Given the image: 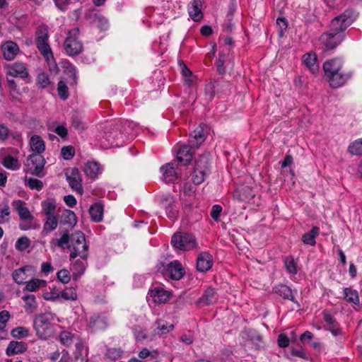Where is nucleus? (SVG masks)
I'll use <instances>...</instances> for the list:
<instances>
[{"label":"nucleus","instance_id":"nucleus-60","mask_svg":"<svg viewBox=\"0 0 362 362\" xmlns=\"http://www.w3.org/2000/svg\"><path fill=\"white\" fill-rule=\"evenodd\" d=\"M222 212V207L218 204H215L212 206L211 210V217L215 221H218L219 220L220 215Z\"/></svg>","mask_w":362,"mask_h":362},{"label":"nucleus","instance_id":"nucleus-23","mask_svg":"<svg viewBox=\"0 0 362 362\" xmlns=\"http://www.w3.org/2000/svg\"><path fill=\"white\" fill-rule=\"evenodd\" d=\"M36 45L42 55L49 60L53 57V54L48 43L49 37H35Z\"/></svg>","mask_w":362,"mask_h":362},{"label":"nucleus","instance_id":"nucleus-5","mask_svg":"<svg viewBox=\"0 0 362 362\" xmlns=\"http://www.w3.org/2000/svg\"><path fill=\"white\" fill-rule=\"evenodd\" d=\"M211 156L209 153L201 156L196 161L192 180L194 185L202 183L210 173Z\"/></svg>","mask_w":362,"mask_h":362},{"label":"nucleus","instance_id":"nucleus-55","mask_svg":"<svg viewBox=\"0 0 362 362\" xmlns=\"http://www.w3.org/2000/svg\"><path fill=\"white\" fill-rule=\"evenodd\" d=\"M37 83L42 88H46L49 83L48 76L45 73L39 74L37 78Z\"/></svg>","mask_w":362,"mask_h":362},{"label":"nucleus","instance_id":"nucleus-36","mask_svg":"<svg viewBox=\"0 0 362 362\" xmlns=\"http://www.w3.org/2000/svg\"><path fill=\"white\" fill-rule=\"evenodd\" d=\"M62 223L72 228L77 223V217L75 213L71 210H65L62 215Z\"/></svg>","mask_w":362,"mask_h":362},{"label":"nucleus","instance_id":"nucleus-46","mask_svg":"<svg viewBox=\"0 0 362 362\" xmlns=\"http://www.w3.org/2000/svg\"><path fill=\"white\" fill-rule=\"evenodd\" d=\"M57 92L59 98L63 100H66L69 96L68 87L63 81H60L58 83Z\"/></svg>","mask_w":362,"mask_h":362},{"label":"nucleus","instance_id":"nucleus-7","mask_svg":"<svg viewBox=\"0 0 362 362\" xmlns=\"http://www.w3.org/2000/svg\"><path fill=\"white\" fill-rule=\"evenodd\" d=\"M45 160L41 154H31L28 157L25 171L42 177L45 175L44 166Z\"/></svg>","mask_w":362,"mask_h":362},{"label":"nucleus","instance_id":"nucleus-32","mask_svg":"<svg viewBox=\"0 0 362 362\" xmlns=\"http://www.w3.org/2000/svg\"><path fill=\"white\" fill-rule=\"evenodd\" d=\"M89 214L91 219L96 223L100 222L103 216V206L100 203L93 204L90 209Z\"/></svg>","mask_w":362,"mask_h":362},{"label":"nucleus","instance_id":"nucleus-50","mask_svg":"<svg viewBox=\"0 0 362 362\" xmlns=\"http://www.w3.org/2000/svg\"><path fill=\"white\" fill-rule=\"evenodd\" d=\"M11 210L8 205L6 204L0 209V224L5 223L9 221Z\"/></svg>","mask_w":362,"mask_h":362},{"label":"nucleus","instance_id":"nucleus-14","mask_svg":"<svg viewBox=\"0 0 362 362\" xmlns=\"http://www.w3.org/2000/svg\"><path fill=\"white\" fill-rule=\"evenodd\" d=\"M161 173V180L166 183L173 182L179 175V173L175 168V164L173 163H165L160 168Z\"/></svg>","mask_w":362,"mask_h":362},{"label":"nucleus","instance_id":"nucleus-64","mask_svg":"<svg viewBox=\"0 0 362 362\" xmlns=\"http://www.w3.org/2000/svg\"><path fill=\"white\" fill-rule=\"evenodd\" d=\"M277 343L279 347L286 348L289 344V339L285 334H280L278 336Z\"/></svg>","mask_w":362,"mask_h":362},{"label":"nucleus","instance_id":"nucleus-30","mask_svg":"<svg viewBox=\"0 0 362 362\" xmlns=\"http://www.w3.org/2000/svg\"><path fill=\"white\" fill-rule=\"evenodd\" d=\"M23 291L36 292L40 288L47 286V281L39 279H31L25 284Z\"/></svg>","mask_w":362,"mask_h":362},{"label":"nucleus","instance_id":"nucleus-11","mask_svg":"<svg viewBox=\"0 0 362 362\" xmlns=\"http://www.w3.org/2000/svg\"><path fill=\"white\" fill-rule=\"evenodd\" d=\"M66 180L70 187L79 194H82L83 189L82 187V178L78 168H72L66 173Z\"/></svg>","mask_w":362,"mask_h":362},{"label":"nucleus","instance_id":"nucleus-18","mask_svg":"<svg viewBox=\"0 0 362 362\" xmlns=\"http://www.w3.org/2000/svg\"><path fill=\"white\" fill-rule=\"evenodd\" d=\"M149 296L156 303H165L170 299V293L160 286L153 288L149 291Z\"/></svg>","mask_w":362,"mask_h":362},{"label":"nucleus","instance_id":"nucleus-39","mask_svg":"<svg viewBox=\"0 0 362 362\" xmlns=\"http://www.w3.org/2000/svg\"><path fill=\"white\" fill-rule=\"evenodd\" d=\"M284 267L286 272L291 275L298 273L297 262L293 256H286L284 258Z\"/></svg>","mask_w":362,"mask_h":362},{"label":"nucleus","instance_id":"nucleus-57","mask_svg":"<svg viewBox=\"0 0 362 362\" xmlns=\"http://www.w3.org/2000/svg\"><path fill=\"white\" fill-rule=\"evenodd\" d=\"M10 319V313L8 310L0 312V331H4L6 324Z\"/></svg>","mask_w":362,"mask_h":362},{"label":"nucleus","instance_id":"nucleus-22","mask_svg":"<svg viewBox=\"0 0 362 362\" xmlns=\"http://www.w3.org/2000/svg\"><path fill=\"white\" fill-rule=\"evenodd\" d=\"M224 52L219 54L217 61V71L219 74H223L226 73V67L231 65V59L230 56V47H225Z\"/></svg>","mask_w":362,"mask_h":362},{"label":"nucleus","instance_id":"nucleus-2","mask_svg":"<svg viewBox=\"0 0 362 362\" xmlns=\"http://www.w3.org/2000/svg\"><path fill=\"white\" fill-rule=\"evenodd\" d=\"M54 315L51 313H45L37 316L34 320V329L36 335L40 339H47L54 334L52 321Z\"/></svg>","mask_w":362,"mask_h":362},{"label":"nucleus","instance_id":"nucleus-47","mask_svg":"<svg viewBox=\"0 0 362 362\" xmlns=\"http://www.w3.org/2000/svg\"><path fill=\"white\" fill-rule=\"evenodd\" d=\"M63 298L69 300H75L77 298L76 291L73 287L66 288L61 293Z\"/></svg>","mask_w":362,"mask_h":362},{"label":"nucleus","instance_id":"nucleus-45","mask_svg":"<svg viewBox=\"0 0 362 362\" xmlns=\"http://www.w3.org/2000/svg\"><path fill=\"white\" fill-rule=\"evenodd\" d=\"M157 329H159L160 334H167L172 331L174 325L171 323L164 321L163 320H158L156 321Z\"/></svg>","mask_w":362,"mask_h":362},{"label":"nucleus","instance_id":"nucleus-8","mask_svg":"<svg viewBox=\"0 0 362 362\" xmlns=\"http://www.w3.org/2000/svg\"><path fill=\"white\" fill-rule=\"evenodd\" d=\"M352 23L351 13L349 11H344L341 15L335 17L330 23V31L338 34H341Z\"/></svg>","mask_w":362,"mask_h":362},{"label":"nucleus","instance_id":"nucleus-63","mask_svg":"<svg viewBox=\"0 0 362 362\" xmlns=\"http://www.w3.org/2000/svg\"><path fill=\"white\" fill-rule=\"evenodd\" d=\"M323 319L325 322L329 326L337 322L335 318L331 315L330 312L327 310H325L322 312Z\"/></svg>","mask_w":362,"mask_h":362},{"label":"nucleus","instance_id":"nucleus-12","mask_svg":"<svg viewBox=\"0 0 362 362\" xmlns=\"http://www.w3.org/2000/svg\"><path fill=\"white\" fill-rule=\"evenodd\" d=\"M35 267L32 265H25L17 269L12 273L13 280L18 285L25 284L29 276L35 275Z\"/></svg>","mask_w":362,"mask_h":362},{"label":"nucleus","instance_id":"nucleus-61","mask_svg":"<svg viewBox=\"0 0 362 362\" xmlns=\"http://www.w3.org/2000/svg\"><path fill=\"white\" fill-rule=\"evenodd\" d=\"M245 187H238L234 192L233 197L238 200H245L247 198V194L245 192Z\"/></svg>","mask_w":362,"mask_h":362},{"label":"nucleus","instance_id":"nucleus-15","mask_svg":"<svg viewBox=\"0 0 362 362\" xmlns=\"http://www.w3.org/2000/svg\"><path fill=\"white\" fill-rule=\"evenodd\" d=\"M273 292L284 299L290 300L300 307V303L296 299L294 294L297 293L296 290L293 291L289 286L285 284H279L273 288Z\"/></svg>","mask_w":362,"mask_h":362},{"label":"nucleus","instance_id":"nucleus-35","mask_svg":"<svg viewBox=\"0 0 362 362\" xmlns=\"http://www.w3.org/2000/svg\"><path fill=\"white\" fill-rule=\"evenodd\" d=\"M319 231L318 227L313 226L309 232L303 234L302 241L306 245H315L316 244L315 238L319 235Z\"/></svg>","mask_w":362,"mask_h":362},{"label":"nucleus","instance_id":"nucleus-29","mask_svg":"<svg viewBox=\"0 0 362 362\" xmlns=\"http://www.w3.org/2000/svg\"><path fill=\"white\" fill-rule=\"evenodd\" d=\"M30 146L35 154H41L45 150V144L43 139L38 135H33L30 139Z\"/></svg>","mask_w":362,"mask_h":362},{"label":"nucleus","instance_id":"nucleus-62","mask_svg":"<svg viewBox=\"0 0 362 362\" xmlns=\"http://www.w3.org/2000/svg\"><path fill=\"white\" fill-rule=\"evenodd\" d=\"M36 37H49L48 28L45 25H40L35 33Z\"/></svg>","mask_w":362,"mask_h":362},{"label":"nucleus","instance_id":"nucleus-13","mask_svg":"<svg viewBox=\"0 0 362 362\" xmlns=\"http://www.w3.org/2000/svg\"><path fill=\"white\" fill-rule=\"evenodd\" d=\"M162 266L163 267V270L165 271V276L173 280H180L185 274L182 266L177 260L171 262L166 266V268L164 265Z\"/></svg>","mask_w":362,"mask_h":362},{"label":"nucleus","instance_id":"nucleus-48","mask_svg":"<svg viewBox=\"0 0 362 362\" xmlns=\"http://www.w3.org/2000/svg\"><path fill=\"white\" fill-rule=\"evenodd\" d=\"M28 334V329L23 327H17L11 331V335L14 338H25Z\"/></svg>","mask_w":362,"mask_h":362},{"label":"nucleus","instance_id":"nucleus-59","mask_svg":"<svg viewBox=\"0 0 362 362\" xmlns=\"http://www.w3.org/2000/svg\"><path fill=\"white\" fill-rule=\"evenodd\" d=\"M132 332L134 333L135 339L137 341H141V340L145 339L146 338V334L144 333L142 328L140 327L139 326H137V325L134 326L132 327Z\"/></svg>","mask_w":362,"mask_h":362},{"label":"nucleus","instance_id":"nucleus-38","mask_svg":"<svg viewBox=\"0 0 362 362\" xmlns=\"http://www.w3.org/2000/svg\"><path fill=\"white\" fill-rule=\"evenodd\" d=\"M57 225L58 221L56 215L47 216L45 222L43 225L42 233L45 235L49 233L57 228Z\"/></svg>","mask_w":362,"mask_h":362},{"label":"nucleus","instance_id":"nucleus-3","mask_svg":"<svg viewBox=\"0 0 362 362\" xmlns=\"http://www.w3.org/2000/svg\"><path fill=\"white\" fill-rule=\"evenodd\" d=\"M70 259L80 257L86 259L88 257V246L86 243L85 235L83 232L77 230L71 235Z\"/></svg>","mask_w":362,"mask_h":362},{"label":"nucleus","instance_id":"nucleus-4","mask_svg":"<svg viewBox=\"0 0 362 362\" xmlns=\"http://www.w3.org/2000/svg\"><path fill=\"white\" fill-rule=\"evenodd\" d=\"M79 33L78 28L70 30L64 42L65 53L70 57L77 56L83 50V43L79 40Z\"/></svg>","mask_w":362,"mask_h":362},{"label":"nucleus","instance_id":"nucleus-24","mask_svg":"<svg viewBox=\"0 0 362 362\" xmlns=\"http://www.w3.org/2000/svg\"><path fill=\"white\" fill-rule=\"evenodd\" d=\"M206 139V133L204 127L199 126L196 129L194 130L192 134H190L189 138V143L191 146L198 147L202 144Z\"/></svg>","mask_w":362,"mask_h":362},{"label":"nucleus","instance_id":"nucleus-52","mask_svg":"<svg viewBox=\"0 0 362 362\" xmlns=\"http://www.w3.org/2000/svg\"><path fill=\"white\" fill-rule=\"evenodd\" d=\"M122 354V351L120 349L110 348L107 350L105 354L106 356L111 360L115 361L119 359Z\"/></svg>","mask_w":362,"mask_h":362},{"label":"nucleus","instance_id":"nucleus-40","mask_svg":"<svg viewBox=\"0 0 362 362\" xmlns=\"http://www.w3.org/2000/svg\"><path fill=\"white\" fill-rule=\"evenodd\" d=\"M16 209L21 219L29 220L31 219L32 216L28 208L25 206L24 202L18 200L16 204Z\"/></svg>","mask_w":362,"mask_h":362},{"label":"nucleus","instance_id":"nucleus-42","mask_svg":"<svg viewBox=\"0 0 362 362\" xmlns=\"http://www.w3.org/2000/svg\"><path fill=\"white\" fill-rule=\"evenodd\" d=\"M2 165L6 168H7L8 170H18V169H19V168L21 166V165L18 163V159L16 158H13L11 156H6L2 161Z\"/></svg>","mask_w":362,"mask_h":362},{"label":"nucleus","instance_id":"nucleus-19","mask_svg":"<svg viewBox=\"0 0 362 362\" xmlns=\"http://www.w3.org/2000/svg\"><path fill=\"white\" fill-rule=\"evenodd\" d=\"M88 327L92 332L104 330L107 327V319L98 314H93L89 319Z\"/></svg>","mask_w":362,"mask_h":362},{"label":"nucleus","instance_id":"nucleus-21","mask_svg":"<svg viewBox=\"0 0 362 362\" xmlns=\"http://www.w3.org/2000/svg\"><path fill=\"white\" fill-rule=\"evenodd\" d=\"M213 264L211 255L206 252L199 255L197 259V269L201 272H205L209 270Z\"/></svg>","mask_w":362,"mask_h":362},{"label":"nucleus","instance_id":"nucleus-33","mask_svg":"<svg viewBox=\"0 0 362 362\" xmlns=\"http://www.w3.org/2000/svg\"><path fill=\"white\" fill-rule=\"evenodd\" d=\"M42 213L46 216H54L56 211V202L53 199H47L41 203Z\"/></svg>","mask_w":362,"mask_h":362},{"label":"nucleus","instance_id":"nucleus-25","mask_svg":"<svg viewBox=\"0 0 362 362\" xmlns=\"http://www.w3.org/2000/svg\"><path fill=\"white\" fill-rule=\"evenodd\" d=\"M216 292L214 288H208L205 290L202 297L197 301V305L199 307L207 306L216 301Z\"/></svg>","mask_w":362,"mask_h":362},{"label":"nucleus","instance_id":"nucleus-9","mask_svg":"<svg viewBox=\"0 0 362 362\" xmlns=\"http://www.w3.org/2000/svg\"><path fill=\"white\" fill-rule=\"evenodd\" d=\"M342 40V34L329 31L321 35L320 42L324 50H330L338 46L341 42Z\"/></svg>","mask_w":362,"mask_h":362},{"label":"nucleus","instance_id":"nucleus-28","mask_svg":"<svg viewBox=\"0 0 362 362\" xmlns=\"http://www.w3.org/2000/svg\"><path fill=\"white\" fill-rule=\"evenodd\" d=\"M83 170L87 177L95 179L101 173L102 169L98 163L89 161L85 165Z\"/></svg>","mask_w":362,"mask_h":362},{"label":"nucleus","instance_id":"nucleus-51","mask_svg":"<svg viewBox=\"0 0 362 362\" xmlns=\"http://www.w3.org/2000/svg\"><path fill=\"white\" fill-rule=\"evenodd\" d=\"M71 242V235L68 231H65L62 237L57 240V245L61 248H65L66 247H69L68 245Z\"/></svg>","mask_w":362,"mask_h":362},{"label":"nucleus","instance_id":"nucleus-16","mask_svg":"<svg viewBox=\"0 0 362 362\" xmlns=\"http://www.w3.org/2000/svg\"><path fill=\"white\" fill-rule=\"evenodd\" d=\"M4 58L6 61H12L18 54L20 49L17 43L13 41H6L1 45Z\"/></svg>","mask_w":362,"mask_h":362},{"label":"nucleus","instance_id":"nucleus-1","mask_svg":"<svg viewBox=\"0 0 362 362\" xmlns=\"http://www.w3.org/2000/svg\"><path fill=\"white\" fill-rule=\"evenodd\" d=\"M325 76L332 88L344 86L353 75L352 71L343 68V62L340 59H328L323 64Z\"/></svg>","mask_w":362,"mask_h":362},{"label":"nucleus","instance_id":"nucleus-43","mask_svg":"<svg viewBox=\"0 0 362 362\" xmlns=\"http://www.w3.org/2000/svg\"><path fill=\"white\" fill-rule=\"evenodd\" d=\"M348 151L352 155H362V138L351 142L349 146Z\"/></svg>","mask_w":362,"mask_h":362},{"label":"nucleus","instance_id":"nucleus-31","mask_svg":"<svg viewBox=\"0 0 362 362\" xmlns=\"http://www.w3.org/2000/svg\"><path fill=\"white\" fill-rule=\"evenodd\" d=\"M22 300L25 303L24 309L27 313L31 314L36 311L37 303L35 296L33 294H26L22 297Z\"/></svg>","mask_w":362,"mask_h":362},{"label":"nucleus","instance_id":"nucleus-34","mask_svg":"<svg viewBox=\"0 0 362 362\" xmlns=\"http://www.w3.org/2000/svg\"><path fill=\"white\" fill-rule=\"evenodd\" d=\"M250 341L255 350L261 351L265 348L266 344L262 336L256 330L250 333Z\"/></svg>","mask_w":362,"mask_h":362},{"label":"nucleus","instance_id":"nucleus-41","mask_svg":"<svg viewBox=\"0 0 362 362\" xmlns=\"http://www.w3.org/2000/svg\"><path fill=\"white\" fill-rule=\"evenodd\" d=\"M87 263L86 259H77L73 264V269L77 272L76 274H73V278L76 280L81 275H82L86 268Z\"/></svg>","mask_w":362,"mask_h":362},{"label":"nucleus","instance_id":"nucleus-49","mask_svg":"<svg viewBox=\"0 0 362 362\" xmlns=\"http://www.w3.org/2000/svg\"><path fill=\"white\" fill-rule=\"evenodd\" d=\"M30 245V240L28 237L23 236L18 238L16 243V248L19 251L26 250Z\"/></svg>","mask_w":362,"mask_h":362},{"label":"nucleus","instance_id":"nucleus-56","mask_svg":"<svg viewBox=\"0 0 362 362\" xmlns=\"http://www.w3.org/2000/svg\"><path fill=\"white\" fill-rule=\"evenodd\" d=\"M57 279L63 284H67L71 280L69 272L66 269H62L57 272Z\"/></svg>","mask_w":362,"mask_h":362},{"label":"nucleus","instance_id":"nucleus-44","mask_svg":"<svg viewBox=\"0 0 362 362\" xmlns=\"http://www.w3.org/2000/svg\"><path fill=\"white\" fill-rule=\"evenodd\" d=\"M74 338L75 334L69 331H63L59 336L60 342L66 346L71 345Z\"/></svg>","mask_w":362,"mask_h":362},{"label":"nucleus","instance_id":"nucleus-10","mask_svg":"<svg viewBox=\"0 0 362 362\" xmlns=\"http://www.w3.org/2000/svg\"><path fill=\"white\" fill-rule=\"evenodd\" d=\"M6 69V76L25 79L29 76V71L25 63L22 62H16L7 64L5 66Z\"/></svg>","mask_w":362,"mask_h":362},{"label":"nucleus","instance_id":"nucleus-20","mask_svg":"<svg viewBox=\"0 0 362 362\" xmlns=\"http://www.w3.org/2000/svg\"><path fill=\"white\" fill-rule=\"evenodd\" d=\"M193 155L190 146L186 144L180 145L177 151V159L183 165L189 164L192 160Z\"/></svg>","mask_w":362,"mask_h":362},{"label":"nucleus","instance_id":"nucleus-26","mask_svg":"<svg viewBox=\"0 0 362 362\" xmlns=\"http://www.w3.org/2000/svg\"><path fill=\"white\" fill-rule=\"evenodd\" d=\"M28 349L27 344L23 341H11L6 348V355L13 356L16 354H23Z\"/></svg>","mask_w":362,"mask_h":362},{"label":"nucleus","instance_id":"nucleus-37","mask_svg":"<svg viewBox=\"0 0 362 362\" xmlns=\"http://www.w3.org/2000/svg\"><path fill=\"white\" fill-rule=\"evenodd\" d=\"M344 298L347 302L354 305H358L360 303L358 291L351 288H344Z\"/></svg>","mask_w":362,"mask_h":362},{"label":"nucleus","instance_id":"nucleus-17","mask_svg":"<svg viewBox=\"0 0 362 362\" xmlns=\"http://www.w3.org/2000/svg\"><path fill=\"white\" fill-rule=\"evenodd\" d=\"M202 3L201 0H192L187 7V11L189 17L194 21H199L203 18L202 11Z\"/></svg>","mask_w":362,"mask_h":362},{"label":"nucleus","instance_id":"nucleus-53","mask_svg":"<svg viewBox=\"0 0 362 362\" xmlns=\"http://www.w3.org/2000/svg\"><path fill=\"white\" fill-rule=\"evenodd\" d=\"M61 154L64 159L70 160L75 154V149L71 146H64L62 148Z\"/></svg>","mask_w":362,"mask_h":362},{"label":"nucleus","instance_id":"nucleus-54","mask_svg":"<svg viewBox=\"0 0 362 362\" xmlns=\"http://www.w3.org/2000/svg\"><path fill=\"white\" fill-rule=\"evenodd\" d=\"M28 185L32 189H37L38 191L43 188V182L36 178H29L28 180Z\"/></svg>","mask_w":362,"mask_h":362},{"label":"nucleus","instance_id":"nucleus-27","mask_svg":"<svg viewBox=\"0 0 362 362\" xmlns=\"http://www.w3.org/2000/svg\"><path fill=\"white\" fill-rule=\"evenodd\" d=\"M303 61L305 66L310 71L312 74H315L319 71L317 56L313 52H308L303 56Z\"/></svg>","mask_w":362,"mask_h":362},{"label":"nucleus","instance_id":"nucleus-6","mask_svg":"<svg viewBox=\"0 0 362 362\" xmlns=\"http://www.w3.org/2000/svg\"><path fill=\"white\" fill-rule=\"evenodd\" d=\"M172 245L182 250H190L197 247V241L194 236L187 233H175L171 239Z\"/></svg>","mask_w":362,"mask_h":362},{"label":"nucleus","instance_id":"nucleus-58","mask_svg":"<svg viewBox=\"0 0 362 362\" xmlns=\"http://www.w3.org/2000/svg\"><path fill=\"white\" fill-rule=\"evenodd\" d=\"M180 69H181V73L183 76L186 78V81L188 84H191L192 83V80L191 78L192 72L187 68V66L183 64H180Z\"/></svg>","mask_w":362,"mask_h":362}]
</instances>
